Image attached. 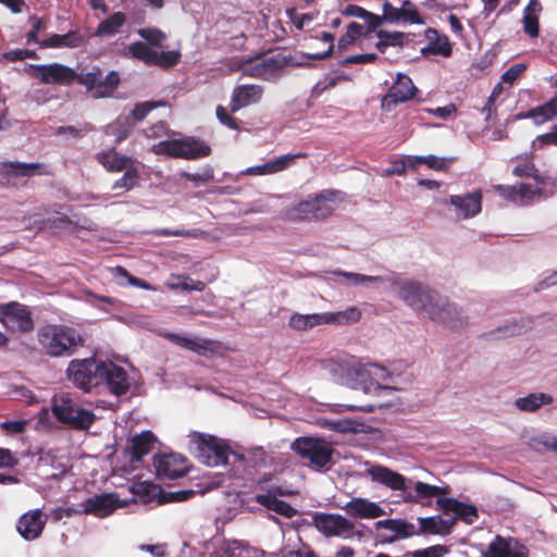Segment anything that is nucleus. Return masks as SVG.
Returning a JSON list of instances; mask_svg holds the SVG:
<instances>
[{
	"label": "nucleus",
	"mask_w": 557,
	"mask_h": 557,
	"mask_svg": "<svg viewBox=\"0 0 557 557\" xmlns=\"http://www.w3.org/2000/svg\"><path fill=\"white\" fill-rule=\"evenodd\" d=\"M30 75L42 84L67 86L74 82L86 87L92 92L94 98L110 97L120 84V76L111 71L106 77L99 67H94L87 73H76L72 67L61 63L29 64Z\"/></svg>",
	"instance_id": "f257e3e1"
},
{
	"label": "nucleus",
	"mask_w": 557,
	"mask_h": 557,
	"mask_svg": "<svg viewBox=\"0 0 557 557\" xmlns=\"http://www.w3.org/2000/svg\"><path fill=\"white\" fill-rule=\"evenodd\" d=\"M397 295L418 314L450 329L463 326L465 322L457 306L450 304L437 292L428 286L409 281L399 285Z\"/></svg>",
	"instance_id": "f03ea898"
},
{
	"label": "nucleus",
	"mask_w": 557,
	"mask_h": 557,
	"mask_svg": "<svg viewBox=\"0 0 557 557\" xmlns=\"http://www.w3.org/2000/svg\"><path fill=\"white\" fill-rule=\"evenodd\" d=\"M39 351L50 358L75 355L85 346V338L76 329L64 324H46L37 331Z\"/></svg>",
	"instance_id": "7ed1b4c3"
},
{
	"label": "nucleus",
	"mask_w": 557,
	"mask_h": 557,
	"mask_svg": "<svg viewBox=\"0 0 557 557\" xmlns=\"http://www.w3.org/2000/svg\"><path fill=\"white\" fill-rule=\"evenodd\" d=\"M193 444V453L202 465L218 467L228 463L231 448L218 437L203 433H194Z\"/></svg>",
	"instance_id": "20e7f679"
},
{
	"label": "nucleus",
	"mask_w": 557,
	"mask_h": 557,
	"mask_svg": "<svg viewBox=\"0 0 557 557\" xmlns=\"http://www.w3.org/2000/svg\"><path fill=\"white\" fill-rule=\"evenodd\" d=\"M102 362L96 358L73 359L66 369L70 382L85 393L102 384Z\"/></svg>",
	"instance_id": "39448f33"
},
{
	"label": "nucleus",
	"mask_w": 557,
	"mask_h": 557,
	"mask_svg": "<svg viewBox=\"0 0 557 557\" xmlns=\"http://www.w3.org/2000/svg\"><path fill=\"white\" fill-rule=\"evenodd\" d=\"M51 412L59 422L74 430H88L96 419L92 411L79 407L69 397L54 398Z\"/></svg>",
	"instance_id": "423d86ee"
},
{
	"label": "nucleus",
	"mask_w": 557,
	"mask_h": 557,
	"mask_svg": "<svg viewBox=\"0 0 557 557\" xmlns=\"http://www.w3.org/2000/svg\"><path fill=\"white\" fill-rule=\"evenodd\" d=\"M292 449L310 465L321 470L325 468L332 460L334 449L322 438L317 437H298L292 444Z\"/></svg>",
	"instance_id": "0eeeda50"
},
{
	"label": "nucleus",
	"mask_w": 557,
	"mask_h": 557,
	"mask_svg": "<svg viewBox=\"0 0 557 557\" xmlns=\"http://www.w3.org/2000/svg\"><path fill=\"white\" fill-rule=\"evenodd\" d=\"M0 322L7 329L23 334L30 333L35 327L32 312L17 301L0 304Z\"/></svg>",
	"instance_id": "6e6552de"
},
{
	"label": "nucleus",
	"mask_w": 557,
	"mask_h": 557,
	"mask_svg": "<svg viewBox=\"0 0 557 557\" xmlns=\"http://www.w3.org/2000/svg\"><path fill=\"white\" fill-rule=\"evenodd\" d=\"M333 208L329 200L321 194L300 201L286 211L289 221L322 220L329 216Z\"/></svg>",
	"instance_id": "1a4fd4ad"
},
{
	"label": "nucleus",
	"mask_w": 557,
	"mask_h": 557,
	"mask_svg": "<svg viewBox=\"0 0 557 557\" xmlns=\"http://www.w3.org/2000/svg\"><path fill=\"white\" fill-rule=\"evenodd\" d=\"M348 376L355 382V388H361L364 393H371L384 387L380 382L388 377V372L385 368L377 364H369L350 369Z\"/></svg>",
	"instance_id": "9d476101"
},
{
	"label": "nucleus",
	"mask_w": 557,
	"mask_h": 557,
	"mask_svg": "<svg viewBox=\"0 0 557 557\" xmlns=\"http://www.w3.org/2000/svg\"><path fill=\"white\" fill-rule=\"evenodd\" d=\"M153 466L158 478L169 480L186 475L190 467L188 459L177 453L156 455Z\"/></svg>",
	"instance_id": "9b49d317"
},
{
	"label": "nucleus",
	"mask_w": 557,
	"mask_h": 557,
	"mask_svg": "<svg viewBox=\"0 0 557 557\" xmlns=\"http://www.w3.org/2000/svg\"><path fill=\"white\" fill-rule=\"evenodd\" d=\"M165 337L171 343L206 358H212L222 350V343L215 339L191 338L176 333H168Z\"/></svg>",
	"instance_id": "f8f14e48"
},
{
	"label": "nucleus",
	"mask_w": 557,
	"mask_h": 557,
	"mask_svg": "<svg viewBox=\"0 0 557 557\" xmlns=\"http://www.w3.org/2000/svg\"><path fill=\"white\" fill-rule=\"evenodd\" d=\"M482 557H529V549L517 539L498 534L482 552Z\"/></svg>",
	"instance_id": "ddd939ff"
},
{
	"label": "nucleus",
	"mask_w": 557,
	"mask_h": 557,
	"mask_svg": "<svg viewBox=\"0 0 557 557\" xmlns=\"http://www.w3.org/2000/svg\"><path fill=\"white\" fill-rule=\"evenodd\" d=\"M317 529L326 536H344L352 534L355 523L341 515L318 513L314 517Z\"/></svg>",
	"instance_id": "4468645a"
},
{
	"label": "nucleus",
	"mask_w": 557,
	"mask_h": 557,
	"mask_svg": "<svg viewBox=\"0 0 557 557\" xmlns=\"http://www.w3.org/2000/svg\"><path fill=\"white\" fill-rule=\"evenodd\" d=\"M102 384L115 396L126 394L131 387L127 372L112 361L102 362Z\"/></svg>",
	"instance_id": "2eb2a0df"
},
{
	"label": "nucleus",
	"mask_w": 557,
	"mask_h": 557,
	"mask_svg": "<svg viewBox=\"0 0 557 557\" xmlns=\"http://www.w3.org/2000/svg\"><path fill=\"white\" fill-rule=\"evenodd\" d=\"M46 523L42 510L33 509L20 517L16 531L25 541H35L42 534Z\"/></svg>",
	"instance_id": "dca6fc26"
},
{
	"label": "nucleus",
	"mask_w": 557,
	"mask_h": 557,
	"mask_svg": "<svg viewBox=\"0 0 557 557\" xmlns=\"http://www.w3.org/2000/svg\"><path fill=\"white\" fill-rule=\"evenodd\" d=\"M416 92L417 87L412 83V79L408 75L398 74L396 81L384 97L383 104L391 109V107H395L398 103L409 101L414 97Z\"/></svg>",
	"instance_id": "f3484780"
},
{
	"label": "nucleus",
	"mask_w": 557,
	"mask_h": 557,
	"mask_svg": "<svg viewBox=\"0 0 557 557\" xmlns=\"http://www.w3.org/2000/svg\"><path fill=\"white\" fill-rule=\"evenodd\" d=\"M368 475L375 483H379L392 491L407 490V479L403 474L393 471L388 467L374 465L367 470Z\"/></svg>",
	"instance_id": "a211bd4d"
},
{
	"label": "nucleus",
	"mask_w": 557,
	"mask_h": 557,
	"mask_svg": "<svg viewBox=\"0 0 557 557\" xmlns=\"http://www.w3.org/2000/svg\"><path fill=\"white\" fill-rule=\"evenodd\" d=\"M445 203L454 206L457 214L462 219H469L481 212L482 193L475 190L465 195H453Z\"/></svg>",
	"instance_id": "6ab92c4d"
},
{
	"label": "nucleus",
	"mask_w": 557,
	"mask_h": 557,
	"mask_svg": "<svg viewBox=\"0 0 557 557\" xmlns=\"http://www.w3.org/2000/svg\"><path fill=\"white\" fill-rule=\"evenodd\" d=\"M263 96V88L260 85H238L233 89L230 109L232 113L240 109L258 103Z\"/></svg>",
	"instance_id": "aec40b11"
},
{
	"label": "nucleus",
	"mask_w": 557,
	"mask_h": 557,
	"mask_svg": "<svg viewBox=\"0 0 557 557\" xmlns=\"http://www.w3.org/2000/svg\"><path fill=\"white\" fill-rule=\"evenodd\" d=\"M114 494H99L85 499L81 505L83 515H92L99 518L110 516L116 509Z\"/></svg>",
	"instance_id": "412c9836"
},
{
	"label": "nucleus",
	"mask_w": 557,
	"mask_h": 557,
	"mask_svg": "<svg viewBox=\"0 0 557 557\" xmlns=\"http://www.w3.org/2000/svg\"><path fill=\"white\" fill-rule=\"evenodd\" d=\"M436 503L444 513L453 512L456 520H462L468 524L473 523L479 517L478 509L474 505L465 504L456 498H438Z\"/></svg>",
	"instance_id": "4be33fe9"
},
{
	"label": "nucleus",
	"mask_w": 557,
	"mask_h": 557,
	"mask_svg": "<svg viewBox=\"0 0 557 557\" xmlns=\"http://www.w3.org/2000/svg\"><path fill=\"white\" fill-rule=\"evenodd\" d=\"M343 508L354 518L374 519L385 515L384 509L376 503L361 497L351 498Z\"/></svg>",
	"instance_id": "5701e85b"
},
{
	"label": "nucleus",
	"mask_w": 557,
	"mask_h": 557,
	"mask_svg": "<svg viewBox=\"0 0 557 557\" xmlns=\"http://www.w3.org/2000/svg\"><path fill=\"white\" fill-rule=\"evenodd\" d=\"M96 160L110 173L122 172L135 165V160L132 157L119 153L114 147L98 152Z\"/></svg>",
	"instance_id": "b1692460"
},
{
	"label": "nucleus",
	"mask_w": 557,
	"mask_h": 557,
	"mask_svg": "<svg viewBox=\"0 0 557 557\" xmlns=\"http://www.w3.org/2000/svg\"><path fill=\"white\" fill-rule=\"evenodd\" d=\"M307 153L299 152L296 154H284L281 157H277L273 160H270L263 164L256 165L253 168H250L248 170V173L255 174V175H268V174H275L278 172H282L286 169H288L296 159L298 158H307Z\"/></svg>",
	"instance_id": "393cba45"
},
{
	"label": "nucleus",
	"mask_w": 557,
	"mask_h": 557,
	"mask_svg": "<svg viewBox=\"0 0 557 557\" xmlns=\"http://www.w3.org/2000/svg\"><path fill=\"white\" fill-rule=\"evenodd\" d=\"M45 165L42 163H23L13 161L0 162V175L9 181L11 176H23L30 177L36 174H42L41 169Z\"/></svg>",
	"instance_id": "a878e982"
},
{
	"label": "nucleus",
	"mask_w": 557,
	"mask_h": 557,
	"mask_svg": "<svg viewBox=\"0 0 557 557\" xmlns=\"http://www.w3.org/2000/svg\"><path fill=\"white\" fill-rule=\"evenodd\" d=\"M86 42L85 37L77 30L66 34H53L39 42L40 48H79Z\"/></svg>",
	"instance_id": "bb28decb"
},
{
	"label": "nucleus",
	"mask_w": 557,
	"mask_h": 557,
	"mask_svg": "<svg viewBox=\"0 0 557 557\" xmlns=\"http://www.w3.org/2000/svg\"><path fill=\"white\" fill-rule=\"evenodd\" d=\"M156 441L157 437L149 430L133 436L131 438L132 460L136 462L141 461V459L152 450Z\"/></svg>",
	"instance_id": "cd10ccee"
},
{
	"label": "nucleus",
	"mask_w": 557,
	"mask_h": 557,
	"mask_svg": "<svg viewBox=\"0 0 557 557\" xmlns=\"http://www.w3.org/2000/svg\"><path fill=\"white\" fill-rule=\"evenodd\" d=\"M322 324H327L326 312L311 314L294 313L288 320V326L297 332H305Z\"/></svg>",
	"instance_id": "c85d7f7f"
},
{
	"label": "nucleus",
	"mask_w": 557,
	"mask_h": 557,
	"mask_svg": "<svg viewBox=\"0 0 557 557\" xmlns=\"http://www.w3.org/2000/svg\"><path fill=\"white\" fill-rule=\"evenodd\" d=\"M425 37L429 40L426 50L432 54L448 58L453 54V47L449 38L445 34H440L435 28H428Z\"/></svg>",
	"instance_id": "c756f323"
},
{
	"label": "nucleus",
	"mask_w": 557,
	"mask_h": 557,
	"mask_svg": "<svg viewBox=\"0 0 557 557\" xmlns=\"http://www.w3.org/2000/svg\"><path fill=\"white\" fill-rule=\"evenodd\" d=\"M255 500L268 510L274 511L286 518H293L297 513V510L294 507L288 503L274 497L273 494H258L256 495Z\"/></svg>",
	"instance_id": "7c9ffc66"
},
{
	"label": "nucleus",
	"mask_w": 557,
	"mask_h": 557,
	"mask_svg": "<svg viewBox=\"0 0 557 557\" xmlns=\"http://www.w3.org/2000/svg\"><path fill=\"white\" fill-rule=\"evenodd\" d=\"M377 529H385L394 532L396 539H407L412 535L419 534L413 523L403 519H385L376 522Z\"/></svg>",
	"instance_id": "2f4dec72"
},
{
	"label": "nucleus",
	"mask_w": 557,
	"mask_h": 557,
	"mask_svg": "<svg viewBox=\"0 0 557 557\" xmlns=\"http://www.w3.org/2000/svg\"><path fill=\"white\" fill-rule=\"evenodd\" d=\"M414 491H416V494H411V493L404 494L403 499L405 503L418 504L423 498H431V497H435V496L443 495V494L447 493L446 488H442L436 485H431V484H428V483H424L421 481H418L414 483Z\"/></svg>",
	"instance_id": "473e14b6"
},
{
	"label": "nucleus",
	"mask_w": 557,
	"mask_h": 557,
	"mask_svg": "<svg viewBox=\"0 0 557 557\" xmlns=\"http://www.w3.org/2000/svg\"><path fill=\"white\" fill-rule=\"evenodd\" d=\"M211 151V147L199 139L194 137L183 139V159H201L210 156Z\"/></svg>",
	"instance_id": "72a5a7b5"
},
{
	"label": "nucleus",
	"mask_w": 557,
	"mask_h": 557,
	"mask_svg": "<svg viewBox=\"0 0 557 557\" xmlns=\"http://www.w3.org/2000/svg\"><path fill=\"white\" fill-rule=\"evenodd\" d=\"M126 23V15L123 12H115L108 18L101 21L94 33L96 37L113 36Z\"/></svg>",
	"instance_id": "f704fd0d"
},
{
	"label": "nucleus",
	"mask_w": 557,
	"mask_h": 557,
	"mask_svg": "<svg viewBox=\"0 0 557 557\" xmlns=\"http://www.w3.org/2000/svg\"><path fill=\"white\" fill-rule=\"evenodd\" d=\"M343 14L363 20L367 24L368 32L376 30V28L382 24V18L380 15L369 12L357 4H347L343 10Z\"/></svg>",
	"instance_id": "c9c22d12"
},
{
	"label": "nucleus",
	"mask_w": 557,
	"mask_h": 557,
	"mask_svg": "<svg viewBox=\"0 0 557 557\" xmlns=\"http://www.w3.org/2000/svg\"><path fill=\"white\" fill-rule=\"evenodd\" d=\"M557 115V96L542 106L530 109L524 117L532 119L536 124H542Z\"/></svg>",
	"instance_id": "e433bc0d"
},
{
	"label": "nucleus",
	"mask_w": 557,
	"mask_h": 557,
	"mask_svg": "<svg viewBox=\"0 0 557 557\" xmlns=\"http://www.w3.org/2000/svg\"><path fill=\"white\" fill-rule=\"evenodd\" d=\"M135 124L127 115H121L108 125V134L115 137V144H121L133 132Z\"/></svg>",
	"instance_id": "4c0bfd02"
},
{
	"label": "nucleus",
	"mask_w": 557,
	"mask_h": 557,
	"mask_svg": "<svg viewBox=\"0 0 557 557\" xmlns=\"http://www.w3.org/2000/svg\"><path fill=\"white\" fill-rule=\"evenodd\" d=\"M553 403V397L545 393L529 394L525 397H520L516 400V406L522 411H535L542 405Z\"/></svg>",
	"instance_id": "58836bf2"
},
{
	"label": "nucleus",
	"mask_w": 557,
	"mask_h": 557,
	"mask_svg": "<svg viewBox=\"0 0 557 557\" xmlns=\"http://www.w3.org/2000/svg\"><path fill=\"white\" fill-rule=\"evenodd\" d=\"M371 32H368V28L364 30V27L356 22H351L347 26V30L344 35L338 39V49L346 50L349 46H351L358 38L368 37Z\"/></svg>",
	"instance_id": "ea45409f"
},
{
	"label": "nucleus",
	"mask_w": 557,
	"mask_h": 557,
	"mask_svg": "<svg viewBox=\"0 0 557 557\" xmlns=\"http://www.w3.org/2000/svg\"><path fill=\"white\" fill-rule=\"evenodd\" d=\"M160 490L156 484L147 481L136 482L131 487L132 493L144 504H149L154 498L158 499Z\"/></svg>",
	"instance_id": "a19ab883"
},
{
	"label": "nucleus",
	"mask_w": 557,
	"mask_h": 557,
	"mask_svg": "<svg viewBox=\"0 0 557 557\" xmlns=\"http://www.w3.org/2000/svg\"><path fill=\"white\" fill-rule=\"evenodd\" d=\"M327 324H349L361 319V311L357 307L347 308L344 311L326 312Z\"/></svg>",
	"instance_id": "79ce46f5"
},
{
	"label": "nucleus",
	"mask_w": 557,
	"mask_h": 557,
	"mask_svg": "<svg viewBox=\"0 0 557 557\" xmlns=\"http://www.w3.org/2000/svg\"><path fill=\"white\" fill-rule=\"evenodd\" d=\"M139 183V171L136 165L124 170V174L112 184V190L129 191Z\"/></svg>",
	"instance_id": "37998d69"
},
{
	"label": "nucleus",
	"mask_w": 557,
	"mask_h": 557,
	"mask_svg": "<svg viewBox=\"0 0 557 557\" xmlns=\"http://www.w3.org/2000/svg\"><path fill=\"white\" fill-rule=\"evenodd\" d=\"M376 36L380 40L376 42L375 47L380 52H385L386 48L389 46H398L401 47L404 45L405 34L401 32H387V30H377Z\"/></svg>",
	"instance_id": "c03bdc74"
},
{
	"label": "nucleus",
	"mask_w": 557,
	"mask_h": 557,
	"mask_svg": "<svg viewBox=\"0 0 557 557\" xmlns=\"http://www.w3.org/2000/svg\"><path fill=\"white\" fill-rule=\"evenodd\" d=\"M165 106V101H154V100H149V101H144V102H139V103H136L131 112L129 115H127L128 117H131L133 120V123L136 124L138 122H141L145 120V117L154 109L157 108H160V107H164Z\"/></svg>",
	"instance_id": "a18cd8bd"
},
{
	"label": "nucleus",
	"mask_w": 557,
	"mask_h": 557,
	"mask_svg": "<svg viewBox=\"0 0 557 557\" xmlns=\"http://www.w3.org/2000/svg\"><path fill=\"white\" fill-rule=\"evenodd\" d=\"M128 49L135 59H138L148 65H153L157 51L151 49L147 44L143 41H136L131 44Z\"/></svg>",
	"instance_id": "49530a36"
},
{
	"label": "nucleus",
	"mask_w": 557,
	"mask_h": 557,
	"mask_svg": "<svg viewBox=\"0 0 557 557\" xmlns=\"http://www.w3.org/2000/svg\"><path fill=\"white\" fill-rule=\"evenodd\" d=\"M156 153L183 159V139L163 140L154 146Z\"/></svg>",
	"instance_id": "de8ad7c7"
},
{
	"label": "nucleus",
	"mask_w": 557,
	"mask_h": 557,
	"mask_svg": "<svg viewBox=\"0 0 557 557\" xmlns=\"http://www.w3.org/2000/svg\"><path fill=\"white\" fill-rule=\"evenodd\" d=\"M196 492L194 490H180L175 492H166L160 490L158 493V505H164L168 503H180L189 499Z\"/></svg>",
	"instance_id": "09e8293b"
},
{
	"label": "nucleus",
	"mask_w": 557,
	"mask_h": 557,
	"mask_svg": "<svg viewBox=\"0 0 557 557\" xmlns=\"http://www.w3.org/2000/svg\"><path fill=\"white\" fill-rule=\"evenodd\" d=\"M401 21L411 24H424V20L417 10L413 2L405 0L400 7Z\"/></svg>",
	"instance_id": "8fccbe9b"
},
{
	"label": "nucleus",
	"mask_w": 557,
	"mask_h": 557,
	"mask_svg": "<svg viewBox=\"0 0 557 557\" xmlns=\"http://www.w3.org/2000/svg\"><path fill=\"white\" fill-rule=\"evenodd\" d=\"M522 333V326L517 323L506 324L504 326H499L490 333L483 334V337L486 339H498L505 338L509 336L520 335Z\"/></svg>",
	"instance_id": "3c124183"
},
{
	"label": "nucleus",
	"mask_w": 557,
	"mask_h": 557,
	"mask_svg": "<svg viewBox=\"0 0 557 557\" xmlns=\"http://www.w3.org/2000/svg\"><path fill=\"white\" fill-rule=\"evenodd\" d=\"M181 61V52L176 50L171 51H157V57L154 59L153 65L160 66L162 69H170L178 64Z\"/></svg>",
	"instance_id": "603ef678"
},
{
	"label": "nucleus",
	"mask_w": 557,
	"mask_h": 557,
	"mask_svg": "<svg viewBox=\"0 0 557 557\" xmlns=\"http://www.w3.org/2000/svg\"><path fill=\"white\" fill-rule=\"evenodd\" d=\"M318 39H321L324 44L327 45L326 49L321 51L320 53H305V57L310 60H324L329 58L334 49V35L327 32H322L320 37L317 36Z\"/></svg>",
	"instance_id": "864d4df0"
},
{
	"label": "nucleus",
	"mask_w": 557,
	"mask_h": 557,
	"mask_svg": "<svg viewBox=\"0 0 557 557\" xmlns=\"http://www.w3.org/2000/svg\"><path fill=\"white\" fill-rule=\"evenodd\" d=\"M92 131H94V126L90 123L85 122L78 127L73 126V125L59 126L55 129V135L61 136V135L67 134L70 136H72L73 138H79V137L84 136L85 134H88Z\"/></svg>",
	"instance_id": "5fc2aeb1"
},
{
	"label": "nucleus",
	"mask_w": 557,
	"mask_h": 557,
	"mask_svg": "<svg viewBox=\"0 0 557 557\" xmlns=\"http://www.w3.org/2000/svg\"><path fill=\"white\" fill-rule=\"evenodd\" d=\"M138 35L154 47H162L165 39L164 33L158 28H140Z\"/></svg>",
	"instance_id": "6e6d98bb"
},
{
	"label": "nucleus",
	"mask_w": 557,
	"mask_h": 557,
	"mask_svg": "<svg viewBox=\"0 0 557 557\" xmlns=\"http://www.w3.org/2000/svg\"><path fill=\"white\" fill-rule=\"evenodd\" d=\"M512 174L518 177H532L536 182L543 183L537 169L532 162L517 164L512 169Z\"/></svg>",
	"instance_id": "4d7b16f0"
},
{
	"label": "nucleus",
	"mask_w": 557,
	"mask_h": 557,
	"mask_svg": "<svg viewBox=\"0 0 557 557\" xmlns=\"http://www.w3.org/2000/svg\"><path fill=\"white\" fill-rule=\"evenodd\" d=\"M414 163L425 164L432 170L444 171L448 168L449 161L445 158H438L435 156L416 157Z\"/></svg>",
	"instance_id": "13d9d810"
},
{
	"label": "nucleus",
	"mask_w": 557,
	"mask_h": 557,
	"mask_svg": "<svg viewBox=\"0 0 557 557\" xmlns=\"http://www.w3.org/2000/svg\"><path fill=\"white\" fill-rule=\"evenodd\" d=\"M440 523H441V517H438V516L428 517V518H419L420 529L418 532H419V534L420 533L440 534L441 533Z\"/></svg>",
	"instance_id": "bf43d9fd"
},
{
	"label": "nucleus",
	"mask_w": 557,
	"mask_h": 557,
	"mask_svg": "<svg viewBox=\"0 0 557 557\" xmlns=\"http://www.w3.org/2000/svg\"><path fill=\"white\" fill-rule=\"evenodd\" d=\"M29 21L33 23L32 25V29L27 33L26 35V44L27 45H30V44H38L39 45V40H38V34L39 32L46 29V22L44 21L42 17H37V16H30L29 17Z\"/></svg>",
	"instance_id": "052dcab7"
},
{
	"label": "nucleus",
	"mask_w": 557,
	"mask_h": 557,
	"mask_svg": "<svg viewBox=\"0 0 557 557\" xmlns=\"http://www.w3.org/2000/svg\"><path fill=\"white\" fill-rule=\"evenodd\" d=\"M67 225H74L75 227H78L77 222H73L67 215L62 214L60 216H55L52 219H47L45 221L40 222V225L38 226L39 230H42L45 227L50 228H63Z\"/></svg>",
	"instance_id": "680f3d73"
},
{
	"label": "nucleus",
	"mask_w": 557,
	"mask_h": 557,
	"mask_svg": "<svg viewBox=\"0 0 557 557\" xmlns=\"http://www.w3.org/2000/svg\"><path fill=\"white\" fill-rule=\"evenodd\" d=\"M449 552L445 545H433L423 549L410 553L411 557H443Z\"/></svg>",
	"instance_id": "e2e57ef3"
},
{
	"label": "nucleus",
	"mask_w": 557,
	"mask_h": 557,
	"mask_svg": "<svg viewBox=\"0 0 557 557\" xmlns=\"http://www.w3.org/2000/svg\"><path fill=\"white\" fill-rule=\"evenodd\" d=\"M27 420H14V421H3L0 422V429L4 431L8 435L22 434L26 431Z\"/></svg>",
	"instance_id": "0e129e2a"
},
{
	"label": "nucleus",
	"mask_w": 557,
	"mask_h": 557,
	"mask_svg": "<svg viewBox=\"0 0 557 557\" xmlns=\"http://www.w3.org/2000/svg\"><path fill=\"white\" fill-rule=\"evenodd\" d=\"M523 29L531 37H537L540 33V23L536 14L532 12H524L523 15Z\"/></svg>",
	"instance_id": "69168bd1"
},
{
	"label": "nucleus",
	"mask_w": 557,
	"mask_h": 557,
	"mask_svg": "<svg viewBox=\"0 0 557 557\" xmlns=\"http://www.w3.org/2000/svg\"><path fill=\"white\" fill-rule=\"evenodd\" d=\"M215 114L220 123L224 126L234 131L239 129L238 120L232 116L223 106L216 107Z\"/></svg>",
	"instance_id": "338daca9"
},
{
	"label": "nucleus",
	"mask_w": 557,
	"mask_h": 557,
	"mask_svg": "<svg viewBox=\"0 0 557 557\" xmlns=\"http://www.w3.org/2000/svg\"><path fill=\"white\" fill-rule=\"evenodd\" d=\"M525 70H527L525 64L516 63L502 74V82L508 83L511 85L523 74V72Z\"/></svg>",
	"instance_id": "774afa93"
}]
</instances>
